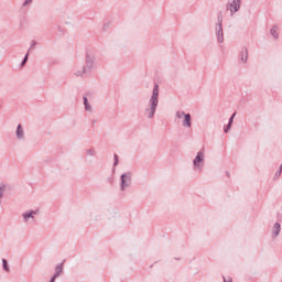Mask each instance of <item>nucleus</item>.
I'll use <instances>...</instances> for the list:
<instances>
[{
  "mask_svg": "<svg viewBox=\"0 0 282 282\" xmlns=\"http://www.w3.org/2000/svg\"><path fill=\"white\" fill-rule=\"evenodd\" d=\"M159 94H160L159 86L155 85L154 89H153V95H152V98H151L152 108H151V111L149 113V118H153V113H155V108L158 107V96H159Z\"/></svg>",
  "mask_w": 282,
  "mask_h": 282,
  "instance_id": "nucleus-1",
  "label": "nucleus"
},
{
  "mask_svg": "<svg viewBox=\"0 0 282 282\" xmlns=\"http://www.w3.org/2000/svg\"><path fill=\"white\" fill-rule=\"evenodd\" d=\"M241 6V0H234L232 3L229 6V10L232 13L239 12V8Z\"/></svg>",
  "mask_w": 282,
  "mask_h": 282,
  "instance_id": "nucleus-2",
  "label": "nucleus"
},
{
  "mask_svg": "<svg viewBox=\"0 0 282 282\" xmlns=\"http://www.w3.org/2000/svg\"><path fill=\"white\" fill-rule=\"evenodd\" d=\"M199 162H204V152H198L194 159V166H199Z\"/></svg>",
  "mask_w": 282,
  "mask_h": 282,
  "instance_id": "nucleus-3",
  "label": "nucleus"
},
{
  "mask_svg": "<svg viewBox=\"0 0 282 282\" xmlns=\"http://www.w3.org/2000/svg\"><path fill=\"white\" fill-rule=\"evenodd\" d=\"M55 270H56V273L52 278L51 282L56 281L57 276L61 275V272H63V264L57 265Z\"/></svg>",
  "mask_w": 282,
  "mask_h": 282,
  "instance_id": "nucleus-4",
  "label": "nucleus"
},
{
  "mask_svg": "<svg viewBox=\"0 0 282 282\" xmlns=\"http://www.w3.org/2000/svg\"><path fill=\"white\" fill-rule=\"evenodd\" d=\"M183 127H191V115L189 113L185 115Z\"/></svg>",
  "mask_w": 282,
  "mask_h": 282,
  "instance_id": "nucleus-5",
  "label": "nucleus"
},
{
  "mask_svg": "<svg viewBox=\"0 0 282 282\" xmlns=\"http://www.w3.org/2000/svg\"><path fill=\"white\" fill-rule=\"evenodd\" d=\"M129 174H123L122 176H121V181H122V185H121V188H124V186H127V180H128V182H129Z\"/></svg>",
  "mask_w": 282,
  "mask_h": 282,
  "instance_id": "nucleus-6",
  "label": "nucleus"
},
{
  "mask_svg": "<svg viewBox=\"0 0 282 282\" xmlns=\"http://www.w3.org/2000/svg\"><path fill=\"white\" fill-rule=\"evenodd\" d=\"M273 232L275 235V237L279 236V232H281V225L279 223H276L274 226H273Z\"/></svg>",
  "mask_w": 282,
  "mask_h": 282,
  "instance_id": "nucleus-7",
  "label": "nucleus"
},
{
  "mask_svg": "<svg viewBox=\"0 0 282 282\" xmlns=\"http://www.w3.org/2000/svg\"><path fill=\"white\" fill-rule=\"evenodd\" d=\"M237 116V112H235L232 116H231V118H230V120H229V124H228V127L225 129V133H228V131L230 130V124H232V120H235V117Z\"/></svg>",
  "mask_w": 282,
  "mask_h": 282,
  "instance_id": "nucleus-8",
  "label": "nucleus"
},
{
  "mask_svg": "<svg viewBox=\"0 0 282 282\" xmlns=\"http://www.w3.org/2000/svg\"><path fill=\"white\" fill-rule=\"evenodd\" d=\"M17 135L18 138H23V128L21 124L18 126Z\"/></svg>",
  "mask_w": 282,
  "mask_h": 282,
  "instance_id": "nucleus-9",
  "label": "nucleus"
},
{
  "mask_svg": "<svg viewBox=\"0 0 282 282\" xmlns=\"http://www.w3.org/2000/svg\"><path fill=\"white\" fill-rule=\"evenodd\" d=\"M84 105H85L87 111L91 110V108L89 107V104L87 102V97L84 98Z\"/></svg>",
  "mask_w": 282,
  "mask_h": 282,
  "instance_id": "nucleus-10",
  "label": "nucleus"
},
{
  "mask_svg": "<svg viewBox=\"0 0 282 282\" xmlns=\"http://www.w3.org/2000/svg\"><path fill=\"white\" fill-rule=\"evenodd\" d=\"M2 263H3V268L7 272L10 271V269L8 268V261L6 259L2 260Z\"/></svg>",
  "mask_w": 282,
  "mask_h": 282,
  "instance_id": "nucleus-11",
  "label": "nucleus"
},
{
  "mask_svg": "<svg viewBox=\"0 0 282 282\" xmlns=\"http://www.w3.org/2000/svg\"><path fill=\"white\" fill-rule=\"evenodd\" d=\"M36 213H34V212H30L29 214H24V219H28V218L32 217Z\"/></svg>",
  "mask_w": 282,
  "mask_h": 282,
  "instance_id": "nucleus-12",
  "label": "nucleus"
},
{
  "mask_svg": "<svg viewBox=\"0 0 282 282\" xmlns=\"http://www.w3.org/2000/svg\"><path fill=\"white\" fill-rule=\"evenodd\" d=\"M176 116L177 118H185L186 113H184L183 111H178Z\"/></svg>",
  "mask_w": 282,
  "mask_h": 282,
  "instance_id": "nucleus-13",
  "label": "nucleus"
},
{
  "mask_svg": "<svg viewBox=\"0 0 282 282\" xmlns=\"http://www.w3.org/2000/svg\"><path fill=\"white\" fill-rule=\"evenodd\" d=\"M29 56H30V53H26V55H25V57H24V59L22 62V66L25 65V63H28Z\"/></svg>",
  "mask_w": 282,
  "mask_h": 282,
  "instance_id": "nucleus-14",
  "label": "nucleus"
},
{
  "mask_svg": "<svg viewBox=\"0 0 282 282\" xmlns=\"http://www.w3.org/2000/svg\"><path fill=\"white\" fill-rule=\"evenodd\" d=\"M271 34H272V36H275V39L279 36L278 34H276V29H272L271 30Z\"/></svg>",
  "mask_w": 282,
  "mask_h": 282,
  "instance_id": "nucleus-15",
  "label": "nucleus"
},
{
  "mask_svg": "<svg viewBox=\"0 0 282 282\" xmlns=\"http://www.w3.org/2000/svg\"><path fill=\"white\" fill-rule=\"evenodd\" d=\"M29 3H32V0H26V1L24 2V6H28Z\"/></svg>",
  "mask_w": 282,
  "mask_h": 282,
  "instance_id": "nucleus-16",
  "label": "nucleus"
},
{
  "mask_svg": "<svg viewBox=\"0 0 282 282\" xmlns=\"http://www.w3.org/2000/svg\"><path fill=\"white\" fill-rule=\"evenodd\" d=\"M115 160H116L115 164H118V155L116 154H115Z\"/></svg>",
  "mask_w": 282,
  "mask_h": 282,
  "instance_id": "nucleus-17",
  "label": "nucleus"
},
{
  "mask_svg": "<svg viewBox=\"0 0 282 282\" xmlns=\"http://www.w3.org/2000/svg\"><path fill=\"white\" fill-rule=\"evenodd\" d=\"M0 197H1V193H0Z\"/></svg>",
  "mask_w": 282,
  "mask_h": 282,
  "instance_id": "nucleus-18",
  "label": "nucleus"
}]
</instances>
